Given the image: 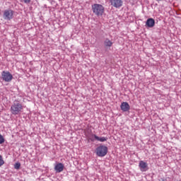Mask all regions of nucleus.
<instances>
[{
  "label": "nucleus",
  "mask_w": 181,
  "mask_h": 181,
  "mask_svg": "<svg viewBox=\"0 0 181 181\" xmlns=\"http://www.w3.org/2000/svg\"><path fill=\"white\" fill-rule=\"evenodd\" d=\"M23 110V105L18 100H14L13 103L11 105L10 111L13 115H19Z\"/></svg>",
  "instance_id": "nucleus-1"
},
{
  "label": "nucleus",
  "mask_w": 181,
  "mask_h": 181,
  "mask_svg": "<svg viewBox=\"0 0 181 181\" xmlns=\"http://www.w3.org/2000/svg\"><path fill=\"white\" fill-rule=\"evenodd\" d=\"M92 11L96 16H103L105 12V8L103 5L95 4L92 6Z\"/></svg>",
  "instance_id": "nucleus-2"
},
{
  "label": "nucleus",
  "mask_w": 181,
  "mask_h": 181,
  "mask_svg": "<svg viewBox=\"0 0 181 181\" xmlns=\"http://www.w3.org/2000/svg\"><path fill=\"white\" fill-rule=\"evenodd\" d=\"M95 153L97 156H99L100 158H103L108 153V147L105 146H99L96 148Z\"/></svg>",
  "instance_id": "nucleus-3"
},
{
  "label": "nucleus",
  "mask_w": 181,
  "mask_h": 181,
  "mask_svg": "<svg viewBox=\"0 0 181 181\" xmlns=\"http://www.w3.org/2000/svg\"><path fill=\"white\" fill-rule=\"evenodd\" d=\"M1 78L3 81L10 83V81H12L13 80V76H12V74L9 73L8 71H3L1 73Z\"/></svg>",
  "instance_id": "nucleus-4"
},
{
  "label": "nucleus",
  "mask_w": 181,
  "mask_h": 181,
  "mask_svg": "<svg viewBox=\"0 0 181 181\" xmlns=\"http://www.w3.org/2000/svg\"><path fill=\"white\" fill-rule=\"evenodd\" d=\"M14 11L12 9H6L4 11L3 18L5 21H11L13 19Z\"/></svg>",
  "instance_id": "nucleus-5"
},
{
  "label": "nucleus",
  "mask_w": 181,
  "mask_h": 181,
  "mask_svg": "<svg viewBox=\"0 0 181 181\" xmlns=\"http://www.w3.org/2000/svg\"><path fill=\"white\" fill-rule=\"evenodd\" d=\"M110 4L114 8H121L122 6V0H109Z\"/></svg>",
  "instance_id": "nucleus-6"
},
{
  "label": "nucleus",
  "mask_w": 181,
  "mask_h": 181,
  "mask_svg": "<svg viewBox=\"0 0 181 181\" xmlns=\"http://www.w3.org/2000/svg\"><path fill=\"white\" fill-rule=\"evenodd\" d=\"M54 170L57 173H60L64 170V165L62 163H58L54 166Z\"/></svg>",
  "instance_id": "nucleus-7"
},
{
  "label": "nucleus",
  "mask_w": 181,
  "mask_h": 181,
  "mask_svg": "<svg viewBox=\"0 0 181 181\" xmlns=\"http://www.w3.org/2000/svg\"><path fill=\"white\" fill-rule=\"evenodd\" d=\"M139 168L141 172H146V170H148V163L144 160H141L139 164Z\"/></svg>",
  "instance_id": "nucleus-8"
},
{
  "label": "nucleus",
  "mask_w": 181,
  "mask_h": 181,
  "mask_svg": "<svg viewBox=\"0 0 181 181\" xmlns=\"http://www.w3.org/2000/svg\"><path fill=\"white\" fill-rule=\"evenodd\" d=\"M120 108L122 111H124V112H127V111H129L130 106L128 103L123 102L120 105Z\"/></svg>",
  "instance_id": "nucleus-9"
},
{
  "label": "nucleus",
  "mask_w": 181,
  "mask_h": 181,
  "mask_svg": "<svg viewBox=\"0 0 181 181\" xmlns=\"http://www.w3.org/2000/svg\"><path fill=\"white\" fill-rule=\"evenodd\" d=\"M147 28H153L155 26V20L153 18H148L146 22Z\"/></svg>",
  "instance_id": "nucleus-10"
},
{
  "label": "nucleus",
  "mask_w": 181,
  "mask_h": 181,
  "mask_svg": "<svg viewBox=\"0 0 181 181\" xmlns=\"http://www.w3.org/2000/svg\"><path fill=\"white\" fill-rule=\"evenodd\" d=\"M112 45H114V43L110 39L106 38L105 40V41H104L105 47H112Z\"/></svg>",
  "instance_id": "nucleus-11"
},
{
  "label": "nucleus",
  "mask_w": 181,
  "mask_h": 181,
  "mask_svg": "<svg viewBox=\"0 0 181 181\" xmlns=\"http://www.w3.org/2000/svg\"><path fill=\"white\" fill-rule=\"evenodd\" d=\"M96 141H99V142H105V141H107V139H108V138L107 137H99L98 136L94 134L93 135Z\"/></svg>",
  "instance_id": "nucleus-12"
},
{
  "label": "nucleus",
  "mask_w": 181,
  "mask_h": 181,
  "mask_svg": "<svg viewBox=\"0 0 181 181\" xmlns=\"http://www.w3.org/2000/svg\"><path fill=\"white\" fill-rule=\"evenodd\" d=\"M4 164H5V161L4 160L2 156L0 155V167L3 166V165Z\"/></svg>",
  "instance_id": "nucleus-13"
},
{
  "label": "nucleus",
  "mask_w": 181,
  "mask_h": 181,
  "mask_svg": "<svg viewBox=\"0 0 181 181\" xmlns=\"http://www.w3.org/2000/svg\"><path fill=\"white\" fill-rule=\"evenodd\" d=\"M5 142V139H4V136L2 134H0V144H4Z\"/></svg>",
  "instance_id": "nucleus-14"
},
{
  "label": "nucleus",
  "mask_w": 181,
  "mask_h": 181,
  "mask_svg": "<svg viewBox=\"0 0 181 181\" xmlns=\"http://www.w3.org/2000/svg\"><path fill=\"white\" fill-rule=\"evenodd\" d=\"M21 168V163H16L15 165H14V168L15 169H20Z\"/></svg>",
  "instance_id": "nucleus-15"
},
{
  "label": "nucleus",
  "mask_w": 181,
  "mask_h": 181,
  "mask_svg": "<svg viewBox=\"0 0 181 181\" xmlns=\"http://www.w3.org/2000/svg\"><path fill=\"white\" fill-rule=\"evenodd\" d=\"M25 4H30V0H23Z\"/></svg>",
  "instance_id": "nucleus-16"
},
{
  "label": "nucleus",
  "mask_w": 181,
  "mask_h": 181,
  "mask_svg": "<svg viewBox=\"0 0 181 181\" xmlns=\"http://www.w3.org/2000/svg\"><path fill=\"white\" fill-rule=\"evenodd\" d=\"M156 1H162V0H156Z\"/></svg>",
  "instance_id": "nucleus-17"
}]
</instances>
